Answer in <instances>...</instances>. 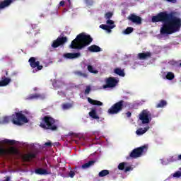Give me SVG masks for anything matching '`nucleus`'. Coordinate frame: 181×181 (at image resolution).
<instances>
[{
  "mask_svg": "<svg viewBox=\"0 0 181 181\" xmlns=\"http://www.w3.org/2000/svg\"><path fill=\"white\" fill-rule=\"evenodd\" d=\"M151 21L163 23L160 29V35H173V33H176L180 30L181 19L176 17L173 12H160L151 18Z\"/></svg>",
  "mask_w": 181,
  "mask_h": 181,
  "instance_id": "obj_1",
  "label": "nucleus"
},
{
  "mask_svg": "<svg viewBox=\"0 0 181 181\" xmlns=\"http://www.w3.org/2000/svg\"><path fill=\"white\" fill-rule=\"evenodd\" d=\"M93 42V37L86 33H82L78 34L76 37L72 40L71 45H69L70 49H76L77 50H81L84 49L86 46L91 45Z\"/></svg>",
  "mask_w": 181,
  "mask_h": 181,
  "instance_id": "obj_2",
  "label": "nucleus"
},
{
  "mask_svg": "<svg viewBox=\"0 0 181 181\" xmlns=\"http://www.w3.org/2000/svg\"><path fill=\"white\" fill-rule=\"evenodd\" d=\"M9 121H11L14 124V125H23V124H27V122H29V120H28V118L25 115L22 114V111L15 112V114H13L10 118L8 117H4L3 122L4 124H8Z\"/></svg>",
  "mask_w": 181,
  "mask_h": 181,
  "instance_id": "obj_3",
  "label": "nucleus"
},
{
  "mask_svg": "<svg viewBox=\"0 0 181 181\" xmlns=\"http://www.w3.org/2000/svg\"><path fill=\"white\" fill-rule=\"evenodd\" d=\"M40 124V128L43 129H49V131H57L58 127L56 124V119L52 117V116H45L42 118Z\"/></svg>",
  "mask_w": 181,
  "mask_h": 181,
  "instance_id": "obj_4",
  "label": "nucleus"
},
{
  "mask_svg": "<svg viewBox=\"0 0 181 181\" xmlns=\"http://www.w3.org/2000/svg\"><path fill=\"white\" fill-rule=\"evenodd\" d=\"M124 107H125V101L121 100L113 104L108 109L107 114L110 115H115V114H119V112L124 110Z\"/></svg>",
  "mask_w": 181,
  "mask_h": 181,
  "instance_id": "obj_5",
  "label": "nucleus"
},
{
  "mask_svg": "<svg viewBox=\"0 0 181 181\" xmlns=\"http://www.w3.org/2000/svg\"><path fill=\"white\" fill-rule=\"evenodd\" d=\"M146 151H148V146L144 145L142 146L141 147L134 148L131 153H130V158H139L141 157V156L146 152Z\"/></svg>",
  "mask_w": 181,
  "mask_h": 181,
  "instance_id": "obj_6",
  "label": "nucleus"
},
{
  "mask_svg": "<svg viewBox=\"0 0 181 181\" xmlns=\"http://www.w3.org/2000/svg\"><path fill=\"white\" fill-rule=\"evenodd\" d=\"M152 117V114L148 110H144L139 115V119L143 124H149V118Z\"/></svg>",
  "mask_w": 181,
  "mask_h": 181,
  "instance_id": "obj_7",
  "label": "nucleus"
},
{
  "mask_svg": "<svg viewBox=\"0 0 181 181\" xmlns=\"http://www.w3.org/2000/svg\"><path fill=\"white\" fill-rule=\"evenodd\" d=\"M67 37H58L52 42L51 46L53 49H57L59 46H63V45L67 43Z\"/></svg>",
  "mask_w": 181,
  "mask_h": 181,
  "instance_id": "obj_8",
  "label": "nucleus"
},
{
  "mask_svg": "<svg viewBox=\"0 0 181 181\" xmlns=\"http://www.w3.org/2000/svg\"><path fill=\"white\" fill-rule=\"evenodd\" d=\"M105 81L106 84L103 85V88H112L118 84L119 81L114 77H109L106 78Z\"/></svg>",
  "mask_w": 181,
  "mask_h": 181,
  "instance_id": "obj_9",
  "label": "nucleus"
},
{
  "mask_svg": "<svg viewBox=\"0 0 181 181\" xmlns=\"http://www.w3.org/2000/svg\"><path fill=\"white\" fill-rule=\"evenodd\" d=\"M18 153L19 151L15 147H11L8 150L0 147V156H4V155H18Z\"/></svg>",
  "mask_w": 181,
  "mask_h": 181,
  "instance_id": "obj_10",
  "label": "nucleus"
},
{
  "mask_svg": "<svg viewBox=\"0 0 181 181\" xmlns=\"http://www.w3.org/2000/svg\"><path fill=\"white\" fill-rule=\"evenodd\" d=\"M28 63H30V66L32 69H36V71H39L43 69V66L40 65V62L36 61L35 57H30L28 60Z\"/></svg>",
  "mask_w": 181,
  "mask_h": 181,
  "instance_id": "obj_11",
  "label": "nucleus"
},
{
  "mask_svg": "<svg viewBox=\"0 0 181 181\" xmlns=\"http://www.w3.org/2000/svg\"><path fill=\"white\" fill-rule=\"evenodd\" d=\"M127 19L132 22V23H135L136 25H142V18L139 16H136L135 13L130 14Z\"/></svg>",
  "mask_w": 181,
  "mask_h": 181,
  "instance_id": "obj_12",
  "label": "nucleus"
},
{
  "mask_svg": "<svg viewBox=\"0 0 181 181\" xmlns=\"http://www.w3.org/2000/svg\"><path fill=\"white\" fill-rule=\"evenodd\" d=\"M12 4H13V0H3L0 1V11H2V9H5V8L11 6Z\"/></svg>",
  "mask_w": 181,
  "mask_h": 181,
  "instance_id": "obj_13",
  "label": "nucleus"
},
{
  "mask_svg": "<svg viewBox=\"0 0 181 181\" xmlns=\"http://www.w3.org/2000/svg\"><path fill=\"white\" fill-rule=\"evenodd\" d=\"M81 54L80 52L66 53L64 54V57H65V59H78V57H81Z\"/></svg>",
  "mask_w": 181,
  "mask_h": 181,
  "instance_id": "obj_14",
  "label": "nucleus"
},
{
  "mask_svg": "<svg viewBox=\"0 0 181 181\" xmlns=\"http://www.w3.org/2000/svg\"><path fill=\"white\" fill-rule=\"evenodd\" d=\"M151 56H152V54L149 52H141L137 54V58L139 60H146V59L151 58Z\"/></svg>",
  "mask_w": 181,
  "mask_h": 181,
  "instance_id": "obj_15",
  "label": "nucleus"
},
{
  "mask_svg": "<svg viewBox=\"0 0 181 181\" xmlns=\"http://www.w3.org/2000/svg\"><path fill=\"white\" fill-rule=\"evenodd\" d=\"M37 155V154L36 153H30L25 154L23 156V160L24 162H30L32 159H35L36 158Z\"/></svg>",
  "mask_w": 181,
  "mask_h": 181,
  "instance_id": "obj_16",
  "label": "nucleus"
},
{
  "mask_svg": "<svg viewBox=\"0 0 181 181\" xmlns=\"http://www.w3.org/2000/svg\"><path fill=\"white\" fill-rule=\"evenodd\" d=\"M88 50L91 53H98V52H101V47L98 45H93L88 47Z\"/></svg>",
  "mask_w": 181,
  "mask_h": 181,
  "instance_id": "obj_17",
  "label": "nucleus"
},
{
  "mask_svg": "<svg viewBox=\"0 0 181 181\" xmlns=\"http://www.w3.org/2000/svg\"><path fill=\"white\" fill-rule=\"evenodd\" d=\"M35 175H50V173H52L47 171V170H46V169L36 168L35 170Z\"/></svg>",
  "mask_w": 181,
  "mask_h": 181,
  "instance_id": "obj_18",
  "label": "nucleus"
},
{
  "mask_svg": "<svg viewBox=\"0 0 181 181\" xmlns=\"http://www.w3.org/2000/svg\"><path fill=\"white\" fill-rule=\"evenodd\" d=\"M9 83H11V78L4 76L0 81V87H6Z\"/></svg>",
  "mask_w": 181,
  "mask_h": 181,
  "instance_id": "obj_19",
  "label": "nucleus"
},
{
  "mask_svg": "<svg viewBox=\"0 0 181 181\" xmlns=\"http://www.w3.org/2000/svg\"><path fill=\"white\" fill-rule=\"evenodd\" d=\"M89 116L93 119H100V117L97 115V109L92 108L91 111L89 112Z\"/></svg>",
  "mask_w": 181,
  "mask_h": 181,
  "instance_id": "obj_20",
  "label": "nucleus"
},
{
  "mask_svg": "<svg viewBox=\"0 0 181 181\" xmlns=\"http://www.w3.org/2000/svg\"><path fill=\"white\" fill-rule=\"evenodd\" d=\"M45 98V95H40L39 93H35V94H33V95H30L29 96V99L30 100H37V99H40V100H43Z\"/></svg>",
  "mask_w": 181,
  "mask_h": 181,
  "instance_id": "obj_21",
  "label": "nucleus"
},
{
  "mask_svg": "<svg viewBox=\"0 0 181 181\" xmlns=\"http://www.w3.org/2000/svg\"><path fill=\"white\" fill-rule=\"evenodd\" d=\"M95 162V160H90L88 163L83 164L81 168L82 169H88V168H91V166H94Z\"/></svg>",
  "mask_w": 181,
  "mask_h": 181,
  "instance_id": "obj_22",
  "label": "nucleus"
},
{
  "mask_svg": "<svg viewBox=\"0 0 181 181\" xmlns=\"http://www.w3.org/2000/svg\"><path fill=\"white\" fill-rule=\"evenodd\" d=\"M88 101L92 105H98V106L103 105L102 102H100V100H93V99H91V98H88Z\"/></svg>",
  "mask_w": 181,
  "mask_h": 181,
  "instance_id": "obj_23",
  "label": "nucleus"
},
{
  "mask_svg": "<svg viewBox=\"0 0 181 181\" xmlns=\"http://www.w3.org/2000/svg\"><path fill=\"white\" fill-rule=\"evenodd\" d=\"M100 28L101 29H103V30H107V32H111V29H114V25H107L105 24H102L100 25Z\"/></svg>",
  "mask_w": 181,
  "mask_h": 181,
  "instance_id": "obj_24",
  "label": "nucleus"
},
{
  "mask_svg": "<svg viewBox=\"0 0 181 181\" xmlns=\"http://www.w3.org/2000/svg\"><path fill=\"white\" fill-rule=\"evenodd\" d=\"M115 74H117V76H120V77H125V73L124 72V70L121 69L120 68H116L114 70Z\"/></svg>",
  "mask_w": 181,
  "mask_h": 181,
  "instance_id": "obj_25",
  "label": "nucleus"
},
{
  "mask_svg": "<svg viewBox=\"0 0 181 181\" xmlns=\"http://www.w3.org/2000/svg\"><path fill=\"white\" fill-rule=\"evenodd\" d=\"M168 105V102L165 100H161L157 105L156 108H163V107H166Z\"/></svg>",
  "mask_w": 181,
  "mask_h": 181,
  "instance_id": "obj_26",
  "label": "nucleus"
},
{
  "mask_svg": "<svg viewBox=\"0 0 181 181\" xmlns=\"http://www.w3.org/2000/svg\"><path fill=\"white\" fill-rule=\"evenodd\" d=\"M148 129H149V128H139V129L136 130V134L137 135H144V134H145L148 131Z\"/></svg>",
  "mask_w": 181,
  "mask_h": 181,
  "instance_id": "obj_27",
  "label": "nucleus"
},
{
  "mask_svg": "<svg viewBox=\"0 0 181 181\" xmlns=\"http://www.w3.org/2000/svg\"><path fill=\"white\" fill-rule=\"evenodd\" d=\"M107 175H110V170H103L100 171L98 174L99 177H104L105 176H107Z\"/></svg>",
  "mask_w": 181,
  "mask_h": 181,
  "instance_id": "obj_28",
  "label": "nucleus"
},
{
  "mask_svg": "<svg viewBox=\"0 0 181 181\" xmlns=\"http://www.w3.org/2000/svg\"><path fill=\"white\" fill-rule=\"evenodd\" d=\"M88 71H89V73H93V74H97V73H98V71L94 69V67L91 65L88 66Z\"/></svg>",
  "mask_w": 181,
  "mask_h": 181,
  "instance_id": "obj_29",
  "label": "nucleus"
},
{
  "mask_svg": "<svg viewBox=\"0 0 181 181\" xmlns=\"http://www.w3.org/2000/svg\"><path fill=\"white\" fill-rule=\"evenodd\" d=\"M3 144H8V145H15L16 144V141L15 140H9V139H4L2 141Z\"/></svg>",
  "mask_w": 181,
  "mask_h": 181,
  "instance_id": "obj_30",
  "label": "nucleus"
},
{
  "mask_svg": "<svg viewBox=\"0 0 181 181\" xmlns=\"http://www.w3.org/2000/svg\"><path fill=\"white\" fill-rule=\"evenodd\" d=\"M128 165V163L122 162L120 163L118 165L119 170H124L125 169V166Z\"/></svg>",
  "mask_w": 181,
  "mask_h": 181,
  "instance_id": "obj_31",
  "label": "nucleus"
},
{
  "mask_svg": "<svg viewBox=\"0 0 181 181\" xmlns=\"http://www.w3.org/2000/svg\"><path fill=\"white\" fill-rule=\"evenodd\" d=\"M73 107V105L71 103H64L62 105L63 110H70Z\"/></svg>",
  "mask_w": 181,
  "mask_h": 181,
  "instance_id": "obj_32",
  "label": "nucleus"
},
{
  "mask_svg": "<svg viewBox=\"0 0 181 181\" xmlns=\"http://www.w3.org/2000/svg\"><path fill=\"white\" fill-rule=\"evenodd\" d=\"M134 32V28L132 27H128L127 28L125 29L124 33V35H129L130 33H132Z\"/></svg>",
  "mask_w": 181,
  "mask_h": 181,
  "instance_id": "obj_33",
  "label": "nucleus"
},
{
  "mask_svg": "<svg viewBox=\"0 0 181 181\" xmlns=\"http://www.w3.org/2000/svg\"><path fill=\"white\" fill-rule=\"evenodd\" d=\"M167 80H173L175 78V74L172 72H168L166 75Z\"/></svg>",
  "mask_w": 181,
  "mask_h": 181,
  "instance_id": "obj_34",
  "label": "nucleus"
},
{
  "mask_svg": "<svg viewBox=\"0 0 181 181\" xmlns=\"http://www.w3.org/2000/svg\"><path fill=\"white\" fill-rule=\"evenodd\" d=\"M75 74L76 76H78V77H87V74H83L81 71H75Z\"/></svg>",
  "mask_w": 181,
  "mask_h": 181,
  "instance_id": "obj_35",
  "label": "nucleus"
},
{
  "mask_svg": "<svg viewBox=\"0 0 181 181\" xmlns=\"http://www.w3.org/2000/svg\"><path fill=\"white\" fill-rule=\"evenodd\" d=\"M112 12H107L105 14V19H111V18H112Z\"/></svg>",
  "mask_w": 181,
  "mask_h": 181,
  "instance_id": "obj_36",
  "label": "nucleus"
},
{
  "mask_svg": "<svg viewBox=\"0 0 181 181\" xmlns=\"http://www.w3.org/2000/svg\"><path fill=\"white\" fill-rule=\"evenodd\" d=\"M90 91H91V87L90 86H86V88L84 92L85 95H88V94H90Z\"/></svg>",
  "mask_w": 181,
  "mask_h": 181,
  "instance_id": "obj_37",
  "label": "nucleus"
},
{
  "mask_svg": "<svg viewBox=\"0 0 181 181\" xmlns=\"http://www.w3.org/2000/svg\"><path fill=\"white\" fill-rule=\"evenodd\" d=\"M85 2L88 6H93L94 4V1L93 0H85Z\"/></svg>",
  "mask_w": 181,
  "mask_h": 181,
  "instance_id": "obj_38",
  "label": "nucleus"
},
{
  "mask_svg": "<svg viewBox=\"0 0 181 181\" xmlns=\"http://www.w3.org/2000/svg\"><path fill=\"white\" fill-rule=\"evenodd\" d=\"M181 171H177L173 174V177H180Z\"/></svg>",
  "mask_w": 181,
  "mask_h": 181,
  "instance_id": "obj_39",
  "label": "nucleus"
},
{
  "mask_svg": "<svg viewBox=\"0 0 181 181\" xmlns=\"http://www.w3.org/2000/svg\"><path fill=\"white\" fill-rule=\"evenodd\" d=\"M69 177H71V179H73V177H74V176H76V173H74V171H73V170H71L69 173Z\"/></svg>",
  "mask_w": 181,
  "mask_h": 181,
  "instance_id": "obj_40",
  "label": "nucleus"
},
{
  "mask_svg": "<svg viewBox=\"0 0 181 181\" xmlns=\"http://www.w3.org/2000/svg\"><path fill=\"white\" fill-rule=\"evenodd\" d=\"M176 160H179L177 156H174L171 157V158H170L171 162H176Z\"/></svg>",
  "mask_w": 181,
  "mask_h": 181,
  "instance_id": "obj_41",
  "label": "nucleus"
},
{
  "mask_svg": "<svg viewBox=\"0 0 181 181\" xmlns=\"http://www.w3.org/2000/svg\"><path fill=\"white\" fill-rule=\"evenodd\" d=\"M129 170H132V167L128 166V167L124 168L125 173H127V172H129Z\"/></svg>",
  "mask_w": 181,
  "mask_h": 181,
  "instance_id": "obj_42",
  "label": "nucleus"
},
{
  "mask_svg": "<svg viewBox=\"0 0 181 181\" xmlns=\"http://www.w3.org/2000/svg\"><path fill=\"white\" fill-rule=\"evenodd\" d=\"M106 23L107 25H114V21L112 20L107 19Z\"/></svg>",
  "mask_w": 181,
  "mask_h": 181,
  "instance_id": "obj_43",
  "label": "nucleus"
},
{
  "mask_svg": "<svg viewBox=\"0 0 181 181\" xmlns=\"http://www.w3.org/2000/svg\"><path fill=\"white\" fill-rule=\"evenodd\" d=\"M45 146H49V147H52V142L50 141H47L45 144Z\"/></svg>",
  "mask_w": 181,
  "mask_h": 181,
  "instance_id": "obj_44",
  "label": "nucleus"
},
{
  "mask_svg": "<svg viewBox=\"0 0 181 181\" xmlns=\"http://www.w3.org/2000/svg\"><path fill=\"white\" fill-rule=\"evenodd\" d=\"M126 115H127V118H129L131 117V115H132V114L131 113V112H126Z\"/></svg>",
  "mask_w": 181,
  "mask_h": 181,
  "instance_id": "obj_45",
  "label": "nucleus"
},
{
  "mask_svg": "<svg viewBox=\"0 0 181 181\" xmlns=\"http://www.w3.org/2000/svg\"><path fill=\"white\" fill-rule=\"evenodd\" d=\"M64 4H65L64 1H61L59 2V6H64Z\"/></svg>",
  "mask_w": 181,
  "mask_h": 181,
  "instance_id": "obj_46",
  "label": "nucleus"
},
{
  "mask_svg": "<svg viewBox=\"0 0 181 181\" xmlns=\"http://www.w3.org/2000/svg\"><path fill=\"white\" fill-rule=\"evenodd\" d=\"M178 160H181V154L178 156Z\"/></svg>",
  "mask_w": 181,
  "mask_h": 181,
  "instance_id": "obj_47",
  "label": "nucleus"
},
{
  "mask_svg": "<svg viewBox=\"0 0 181 181\" xmlns=\"http://www.w3.org/2000/svg\"><path fill=\"white\" fill-rule=\"evenodd\" d=\"M6 76H8V71H6Z\"/></svg>",
  "mask_w": 181,
  "mask_h": 181,
  "instance_id": "obj_48",
  "label": "nucleus"
},
{
  "mask_svg": "<svg viewBox=\"0 0 181 181\" xmlns=\"http://www.w3.org/2000/svg\"><path fill=\"white\" fill-rule=\"evenodd\" d=\"M180 66H181V62L180 63Z\"/></svg>",
  "mask_w": 181,
  "mask_h": 181,
  "instance_id": "obj_49",
  "label": "nucleus"
}]
</instances>
